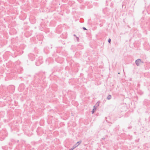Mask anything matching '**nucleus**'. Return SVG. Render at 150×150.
Masks as SVG:
<instances>
[{
	"mask_svg": "<svg viewBox=\"0 0 150 150\" xmlns=\"http://www.w3.org/2000/svg\"><path fill=\"white\" fill-rule=\"evenodd\" d=\"M135 64L137 66H139L141 63H144V62L140 59H138L135 61Z\"/></svg>",
	"mask_w": 150,
	"mask_h": 150,
	"instance_id": "nucleus-1",
	"label": "nucleus"
},
{
	"mask_svg": "<svg viewBox=\"0 0 150 150\" xmlns=\"http://www.w3.org/2000/svg\"><path fill=\"white\" fill-rule=\"evenodd\" d=\"M78 145H79V144H78L77 146H73L72 148H70L69 150H73L74 149L76 148Z\"/></svg>",
	"mask_w": 150,
	"mask_h": 150,
	"instance_id": "nucleus-2",
	"label": "nucleus"
},
{
	"mask_svg": "<svg viewBox=\"0 0 150 150\" xmlns=\"http://www.w3.org/2000/svg\"><path fill=\"white\" fill-rule=\"evenodd\" d=\"M112 98V96L111 95H109L107 98L108 100H110Z\"/></svg>",
	"mask_w": 150,
	"mask_h": 150,
	"instance_id": "nucleus-3",
	"label": "nucleus"
},
{
	"mask_svg": "<svg viewBox=\"0 0 150 150\" xmlns=\"http://www.w3.org/2000/svg\"><path fill=\"white\" fill-rule=\"evenodd\" d=\"M96 109V108L95 106H94L93 107V108L92 111V113L93 114L95 112V110Z\"/></svg>",
	"mask_w": 150,
	"mask_h": 150,
	"instance_id": "nucleus-4",
	"label": "nucleus"
},
{
	"mask_svg": "<svg viewBox=\"0 0 150 150\" xmlns=\"http://www.w3.org/2000/svg\"><path fill=\"white\" fill-rule=\"evenodd\" d=\"M30 56H31L32 57H33V58L31 59V60L33 61L35 59V57L34 55L33 54H30V55H29V57H30Z\"/></svg>",
	"mask_w": 150,
	"mask_h": 150,
	"instance_id": "nucleus-5",
	"label": "nucleus"
},
{
	"mask_svg": "<svg viewBox=\"0 0 150 150\" xmlns=\"http://www.w3.org/2000/svg\"><path fill=\"white\" fill-rule=\"evenodd\" d=\"M81 143V141H80L78 142H77V143H76V144H79V145Z\"/></svg>",
	"mask_w": 150,
	"mask_h": 150,
	"instance_id": "nucleus-6",
	"label": "nucleus"
},
{
	"mask_svg": "<svg viewBox=\"0 0 150 150\" xmlns=\"http://www.w3.org/2000/svg\"><path fill=\"white\" fill-rule=\"evenodd\" d=\"M111 41V40L110 38H109L108 40V42L109 43H110Z\"/></svg>",
	"mask_w": 150,
	"mask_h": 150,
	"instance_id": "nucleus-7",
	"label": "nucleus"
},
{
	"mask_svg": "<svg viewBox=\"0 0 150 150\" xmlns=\"http://www.w3.org/2000/svg\"><path fill=\"white\" fill-rule=\"evenodd\" d=\"M83 29L84 30H87V29L86 28L84 27H83Z\"/></svg>",
	"mask_w": 150,
	"mask_h": 150,
	"instance_id": "nucleus-8",
	"label": "nucleus"
},
{
	"mask_svg": "<svg viewBox=\"0 0 150 150\" xmlns=\"http://www.w3.org/2000/svg\"><path fill=\"white\" fill-rule=\"evenodd\" d=\"M77 40L78 41H79V38L78 37H76Z\"/></svg>",
	"mask_w": 150,
	"mask_h": 150,
	"instance_id": "nucleus-9",
	"label": "nucleus"
},
{
	"mask_svg": "<svg viewBox=\"0 0 150 150\" xmlns=\"http://www.w3.org/2000/svg\"><path fill=\"white\" fill-rule=\"evenodd\" d=\"M132 128V126H129V127H128V129H131V128Z\"/></svg>",
	"mask_w": 150,
	"mask_h": 150,
	"instance_id": "nucleus-10",
	"label": "nucleus"
},
{
	"mask_svg": "<svg viewBox=\"0 0 150 150\" xmlns=\"http://www.w3.org/2000/svg\"><path fill=\"white\" fill-rule=\"evenodd\" d=\"M105 137H103L102 138V139H105Z\"/></svg>",
	"mask_w": 150,
	"mask_h": 150,
	"instance_id": "nucleus-11",
	"label": "nucleus"
},
{
	"mask_svg": "<svg viewBox=\"0 0 150 150\" xmlns=\"http://www.w3.org/2000/svg\"><path fill=\"white\" fill-rule=\"evenodd\" d=\"M78 144L76 143L75 145H74V146H77Z\"/></svg>",
	"mask_w": 150,
	"mask_h": 150,
	"instance_id": "nucleus-12",
	"label": "nucleus"
},
{
	"mask_svg": "<svg viewBox=\"0 0 150 150\" xmlns=\"http://www.w3.org/2000/svg\"><path fill=\"white\" fill-rule=\"evenodd\" d=\"M74 36H76V35H75V34H74Z\"/></svg>",
	"mask_w": 150,
	"mask_h": 150,
	"instance_id": "nucleus-13",
	"label": "nucleus"
}]
</instances>
